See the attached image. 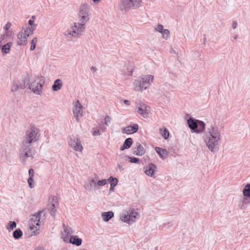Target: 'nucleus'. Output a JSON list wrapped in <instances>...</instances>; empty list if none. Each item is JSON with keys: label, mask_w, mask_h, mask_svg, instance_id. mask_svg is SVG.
I'll use <instances>...</instances> for the list:
<instances>
[{"label": "nucleus", "mask_w": 250, "mask_h": 250, "mask_svg": "<svg viewBox=\"0 0 250 250\" xmlns=\"http://www.w3.org/2000/svg\"><path fill=\"white\" fill-rule=\"evenodd\" d=\"M18 41L17 44L19 45H25L27 43L26 37H23L22 30L17 35Z\"/></svg>", "instance_id": "obj_20"}, {"label": "nucleus", "mask_w": 250, "mask_h": 250, "mask_svg": "<svg viewBox=\"0 0 250 250\" xmlns=\"http://www.w3.org/2000/svg\"><path fill=\"white\" fill-rule=\"evenodd\" d=\"M155 150L157 153L159 155L160 157L163 160L165 159L168 155V152L165 148L156 147L155 148Z\"/></svg>", "instance_id": "obj_17"}, {"label": "nucleus", "mask_w": 250, "mask_h": 250, "mask_svg": "<svg viewBox=\"0 0 250 250\" xmlns=\"http://www.w3.org/2000/svg\"><path fill=\"white\" fill-rule=\"evenodd\" d=\"M35 155V153L32 151L30 146L21 145L19 150V156L23 164H25L28 158L30 157L33 159Z\"/></svg>", "instance_id": "obj_4"}, {"label": "nucleus", "mask_w": 250, "mask_h": 250, "mask_svg": "<svg viewBox=\"0 0 250 250\" xmlns=\"http://www.w3.org/2000/svg\"><path fill=\"white\" fill-rule=\"evenodd\" d=\"M38 41V39L37 37H34L31 41V45L30 46V50L31 51H33L35 50L36 47V42Z\"/></svg>", "instance_id": "obj_31"}, {"label": "nucleus", "mask_w": 250, "mask_h": 250, "mask_svg": "<svg viewBox=\"0 0 250 250\" xmlns=\"http://www.w3.org/2000/svg\"><path fill=\"white\" fill-rule=\"evenodd\" d=\"M90 69L93 71V72H95V71H96L97 70V68L95 67V66H92L90 68Z\"/></svg>", "instance_id": "obj_61"}, {"label": "nucleus", "mask_w": 250, "mask_h": 250, "mask_svg": "<svg viewBox=\"0 0 250 250\" xmlns=\"http://www.w3.org/2000/svg\"><path fill=\"white\" fill-rule=\"evenodd\" d=\"M138 151L137 149L136 150L134 151V152H133V154H135V155L142 156V155L141 153H140V154H138Z\"/></svg>", "instance_id": "obj_59"}, {"label": "nucleus", "mask_w": 250, "mask_h": 250, "mask_svg": "<svg viewBox=\"0 0 250 250\" xmlns=\"http://www.w3.org/2000/svg\"><path fill=\"white\" fill-rule=\"evenodd\" d=\"M45 216V213L43 210H41L38 212L33 215L31 218V220L33 221L37 226H39L40 225L41 219H42V216L43 217Z\"/></svg>", "instance_id": "obj_14"}, {"label": "nucleus", "mask_w": 250, "mask_h": 250, "mask_svg": "<svg viewBox=\"0 0 250 250\" xmlns=\"http://www.w3.org/2000/svg\"><path fill=\"white\" fill-rule=\"evenodd\" d=\"M133 143V140L131 138H128L125 140L123 145L120 148V150L123 151L129 148Z\"/></svg>", "instance_id": "obj_21"}, {"label": "nucleus", "mask_w": 250, "mask_h": 250, "mask_svg": "<svg viewBox=\"0 0 250 250\" xmlns=\"http://www.w3.org/2000/svg\"><path fill=\"white\" fill-rule=\"evenodd\" d=\"M38 138H36L35 137H32L30 135H27L26 134L25 137H24L22 144L24 145L31 146V144L33 142H35L38 140Z\"/></svg>", "instance_id": "obj_18"}, {"label": "nucleus", "mask_w": 250, "mask_h": 250, "mask_svg": "<svg viewBox=\"0 0 250 250\" xmlns=\"http://www.w3.org/2000/svg\"><path fill=\"white\" fill-rule=\"evenodd\" d=\"M30 81V78L29 76L28 75H27L24 78L23 80L22 81L23 83L25 85V87L27 86V85L29 84Z\"/></svg>", "instance_id": "obj_40"}, {"label": "nucleus", "mask_w": 250, "mask_h": 250, "mask_svg": "<svg viewBox=\"0 0 250 250\" xmlns=\"http://www.w3.org/2000/svg\"><path fill=\"white\" fill-rule=\"evenodd\" d=\"M62 238L63 239L64 242L66 243H69L70 238H69L68 234H65V235L64 236L62 237Z\"/></svg>", "instance_id": "obj_48"}, {"label": "nucleus", "mask_w": 250, "mask_h": 250, "mask_svg": "<svg viewBox=\"0 0 250 250\" xmlns=\"http://www.w3.org/2000/svg\"><path fill=\"white\" fill-rule=\"evenodd\" d=\"M149 108V106L146 105V104L141 103L138 107L137 112L144 117H147V115L150 112Z\"/></svg>", "instance_id": "obj_11"}, {"label": "nucleus", "mask_w": 250, "mask_h": 250, "mask_svg": "<svg viewBox=\"0 0 250 250\" xmlns=\"http://www.w3.org/2000/svg\"><path fill=\"white\" fill-rule=\"evenodd\" d=\"M237 25V22L236 21H233L232 23V27L233 29H235Z\"/></svg>", "instance_id": "obj_57"}, {"label": "nucleus", "mask_w": 250, "mask_h": 250, "mask_svg": "<svg viewBox=\"0 0 250 250\" xmlns=\"http://www.w3.org/2000/svg\"><path fill=\"white\" fill-rule=\"evenodd\" d=\"M138 213L136 211L134 212V210H131V212L128 211L124 212V213L121 215V219L122 221L127 223L128 224H132L135 222V219L136 218V215Z\"/></svg>", "instance_id": "obj_7"}, {"label": "nucleus", "mask_w": 250, "mask_h": 250, "mask_svg": "<svg viewBox=\"0 0 250 250\" xmlns=\"http://www.w3.org/2000/svg\"><path fill=\"white\" fill-rule=\"evenodd\" d=\"M64 232L66 233V234H70L72 232V229L70 227H66L64 229Z\"/></svg>", "instance_id": "obj_44"}, {"label": "nucleus", "mask_w": 250, "mask_h": 250, "mask_svg": "<svg viewBox=\"0 0 250 250\" xmlns=\"http://www.w3.org/2000/svg\"><path fill=\"white\" fill-rule=\"evenodd\" d=\"M220 138V131L214 126H212L208 132L205 133L204 140L210 151L216 152L218 150Z\"/></svg>", "instance_id": "obj_1"}, {"label": "nucleus", "mask_w": 250, "mask_h": 250, "mask_svg": "<svg viewBox=\"0 0 250 250\" xmlns=\"http://www.w3.org/2000/svg\"><path fill=\"white\" fill-rule=\"evenodd\" d=\"M12 42H7V43L5 44V45L6 46H7L8 47H10V49H11V47L12 45Z\"/></svg>", "instance_id": "obj_60"}, {"label": "nucleus", "mask_w": 250, "mask_h": 250, "mask_svg": "<svg viewBox=\"0 0 250 250\" xmlns=\"http://www.w3.org/2000/svg\"><path fill=\"white\" fill-rule=\"evenodd\" d=\"M37 250H45V249L42 247H39L37 248Z\"/></svg>", "instance_id": "obj_64"}, {"label": "nucleus", "mask_w": 250, "mask_h": 250, "mask_svg": "<svg viewBox=\"0 0 250 250\" xmlns=\"http://www.w3.org/2000/svg\"><path fill=\"white\" fill-rule=\"evenodd\" d=\"M85 23L86 22H81V23H77L75 22L74 25L72 26V32L74 33L75 35L72 34L71 32H68V34L71 35L74 37H79L82 33L84 31Z\"/></svg>", "instance_id": "obj_8"}, {"label": "nucleus", "mask_w": 250, "mask_h": 250, "mask_svg": "<svg viewBox=\"0 0 250 250\" xmlns=\"http://www.w3.org/2000/svg\"><path fill=\"white\" fill-rule=\"evenodd\" d=\"M128 158L129 159V162L131 163L134 164H140V159L137 157L134 156H128Z\"/></svg>", "instance_id": "obj_30"}, {"label": "nucleus", "mask_w": 250, "mask_h": 250, "mask_svg": "<svg viewBox=\"0 0 250 250\" xmlns=\"http://www.w3.org/2000/svg\"><path fill=\"white\" fill-rule=\"evenodd\" d=\"M30 35H31L30 34V33H26L25 34H24V35H23V37H26V39L27 40V38L28 37H29L30 36Z\"/></svg>", "instance_id": "obj_62"}, {"label": "nucleus", "mask_w": 250, "mask_h": 250, "mask_svg": "<svg viewBox=\"0 0 250 250\" xmlns=\"http://www.w3.org/2000/svg\"><path fill=\"white\" fill-rule=\"evenodd\" d=\"M110 118L109 116L106 115L104 117V123L105 124L107 125V123L110 122Z\"/></svg>", "instance_id": "obj_52"}, {"label": "nucleus", "mask_w": 250, "mask_h": 250, "mask_svg": "<svg viewBox=\"0 0 250 250\" xmlns=\"http://www.w3.org/2000/svg\"><path fill=\"white\" fill-rule=\"evenodd\" d=\"M80 109L79 108H75L73 109V114L74 115V116H78L79 113H80Z\"/></svg>", "instance_id": "obj_45"}, {"label": "nucleus", "mask_w": 250, "mask_h": 250, "mask_svg": "<svg viewBox=\"0 0 250 250\" xmlns=\"http://www.w3.org/2000/svg\"><path fill=\"white\" fill-rule=\"evenodd\" d=\"M117 185V183H110V188H109V191H113L114 189V188Z\"/></svg>", "instance_id": "obj_54"}, {"label": "nucleus", "mask_w": 250, "mask_h": 250, "mask_svg": "<svg viewBox=\"0 0 250 250\" xmlns=\"http://www.w3.org/2000/svg\"><path fill=\"white\" fill-rule=\"evenodd\" d=\"M19 89H20V88H19V86L18 85V83H17V81L14 82L13 83V85L12 87L11 91L13 92H14L17 91Z\"/></svg>", "instance_id": "obj_39"}, {"label": "nucleus", "mask_w": 250, "mask_h": 250, "mask_svg": "<svg viewBox=\"0 0 250 250\" xmlns=\"http://www.w3.org/2000/svg\"><path fill=\"white\" fill-rule=\"evenodd\" d=\"M142 0H122L123 7H121V10L123 11L125 10V12L129 8L132 7H138Z\"/></svg>", "instance_id": "obj_6"}, {"label": "nucleus", "mask_w": 250, "mask_h": 250, "mask_svg": "<svg viewBox=\"0 0 250 250\" xmlns=\"http://www.w3.org/2000/svg\"><path fill=\"white\" fill-rule=\"evenodd\" d=\"M165 29L164 28V27H163V25H162V24H158L157 27H156L155 28V30L156 31H157V32H159V33H161L162 32H163V31Z\"/></svg>", "instance_id": "obj_41"}, {"label": "nucleus", "mask_w": 250, "mask_h": 250, "mask_svg": "<svg viewBox=\"0 0 250 250\" xmlns=\"http://www.w3.org/2000/svg\"><path fill=\"white\" fill-rule=\"evenodd\" d=\"M38 85L40 86L41 88H42L43 85H44L45 83V78L44 76H41L40 77V81L39 82H38Z\"/></svg>", "instance_id": "obj_35"}, {"label": "nucleus", "mask_w": 250, "mask_h": 250, "mask_svg": "<svg viewBox=\"0 0 250 250\" xmlns=\"http://www.w3.org/2000/svg\"><path fill=\"white\" fill-rule=\"evenodd\" d=\"M75 108H79V109H82L83 108V106L80 103L79 101L77 100L75 103Z\"/></svg>", "instance_id": "obj_47"}, {"label": "nucleus", "mask_w": 250, "mask_h": 250, "mask_svg": "<svg viewBox=\"0 0 250 250\" xmlns=\"http://www.w3.org/2000/svg\"><path fill=\"white\" fill-rule=\"evenodd\" d=\"M38 128L36 127H32L30 130L27 131L26 134L27 135H30L32 137L37 138Z\"/></svg>", "instance_id": "obj_24"}, {"label": "nucleus", "mask_w": 250, "mask_h": 250, "mask_svg": "<svg viewBox=\"0 0 250 250\" xmlns=\"http://www.w3.org/2000/svg\"><path fill=\"white\" fill-rule=\"evenodd\" d=\"M161 33L162 34L163 38L166 40H167L169 37L170 32L168 29H165Z\"/></svg>", "instance_id": "obj_32"}, {"label": "nucleus", "mask_w": 250, "mask_h": 250, "mask_svg": "<svg viewBox=\"0 0 250 250\" xmlns=\"http://www.w3.org/2000/svg\"><path fill=\"white\" fill-rule=\"evenodd\" d=\"M29 177H34V171L32 168H31L28 170Z\"/></svg>", "instance_id": "obj_46"}, {"label": "nucleus", "mask_w": 250, "mask_h": 250, "mask_svg": "<svg viewBox=\"0 0 250 250\" xmlns=\"http://www.w3.org/2000/svg\"><path fill=\"white\" fill-rule=\"evenodd\" d=\"M23 29L24 30V32H23V34H25L26 33H29V26L26 27L25 28H23Z\"/></svg>", "instance_id": "obj_56"}, {"label": "nucleus", "mask_w": 250, "mask_h": 250, "mask_svg": "<svg viewBox=\"0 0 250 250\" xmlns=\"http://www.w3.org/2000/svg\"><path fill=\"white\" fill-rule=\"evenodd\" d=\"M28 184L30 188H32L35 186L34 177H29L27 179Z\"/></svg>", "instance_id": "obj_34"}, {"label": "nucleus", "mask_w": 250, "mask_h": 250, "mask_svg": "<svg viewBox=\"0 0 250 250\" xmlns=\"http://www.w3.org/2000/svg\"><path fill=\"white\" fill-rule=\"evenodd\" d=\"M30 229L32 231L31 235H37L39 233V229H37L34 225H30L29 227Z\"/></svg>", "instance_id": "obj_28"}, {"label": "nucleus", "mask_w": 250, "mask_h": 250, "mask_svg": "<svg viewBox=\"0 0 250 250\" xmlns=\"http://www.w3.org/2000/svg\"><path fill=\"white\" fill-rule=\"evenodd\" d=\"M95 180L94 179H91L90 182L89 183H90V184H91L92 185H93V186H94V188H95L96 189H97L96 188V187H97V183L96 182V181L97 180V179L98 178V177L97 175H96V176H95Z\"/></svg>", "instance_id": "obj_43"}, {"label": "nucleus", "mask_w": 250, "mask_h": 250, "mask_svg": "<svg viewBox=\"0 0 250 250\" xmlns=\"http://www.w3.org/2000/svg\"><path fill=\"white\" fill-rule=\"evenodd\" d=\"M62 85V80L58 79L54 81L52 86V89L54 91H57L61 88Z\"/></svg>", "instance_id": "obj_23"}, {"label": "nucleus", "mask_w": 250, "mask_h": 250, "mask_svg": "<svg viewBox=\"0 0 250 250\" xmlns=\"http://www.w3.org/2000/svg\"><path fill=\"white\" fill-rule=\"evenodd\" d=\"M28 23L31 26L35 27V26H37V24H35L34 20H31V19L29 20L28 21Z\"/></svg>", "instance_id": "obj_51"}, {"label": "nucleus", "mask_w": 250, "mask_h": 250, "mask_svg": "<svg viewBox=\"0 0 250 250\" xmlns=\"http://www.w3.org/2000/svg\"><path fill=\"white\" fill-rule=\"evenodd\" d=\"M22 235V231L20 228L16 229L13 232V236L14 239L16 240L19 239L21 238Z\"/></svg>", "instance_id": "obj_26"}, {"label": "nucleus", "mask_w": 250, "mask_h": 250, "mask_svg": "<svg viewBox=\"0 0 250 250\" xmlns=\"http://www.w3.org/2000/svg\"><path fill=\"white\" fill-rule=\"evenodd\" d=\"M159 131L161 136L165 140H167L168 139L169 132L167 129L166 127H164L163 128H160Z\"/></svg>", "instance_id": "obj_25"}, {"label": "nucleus", "mask_w": 250, "mask_h": 250, "mask_svg": "<svg viewBox=\"0 0 250 250\" xmlns=\"http://www.w3.org/2000/svg\"><path fill=\"white\" fill-rule=\"evenodd\" d=\"M82 239L79 238L77 235H71L69 238V243L76 246L81 245Z\"/></svg>", "instance_id": "obj_19"}, {"label": "nucleus", "mask_w": 250, "mask_h": 250, "mask_svg": "<svg viewBox=\"0 0 250 250\" xmlns=\"http://www.w3.org/2000/svg\"><path fill=\"white\" fill-rule=\"evenodd\" d=\"M17 227V223L15 221H9L7 226H6V229H8V230L10 232L11 231L13 230L14 229H15Z\"/></svg>", "instance_id": "obj_27"}, {"label": "nucleus", "mask_w": 250, "mask_h": 250, "mask_svg": "<svg viewBox=\"0 0 250 250\" xmlns=\"http://www.w3.org/2000/svg\"><path fill=\"white\" fill-rule=\"evenodd\" d=\"M92 134L94 136L100 135V130L99 129L94 130L93 131Z\"/></svg>", "instance_id": "obj_55"}, {"label": "nucleus", "mask_w": 250, "mask_h": 250, "mask_svg": "<svg viewBox=\"0 0 250 250\" xmlns=\"http://www.w3.org/2000/svg\"><path fill=\"white\" fill-rule=\"evenodd\" d=\"M11 23L9 22H8L4 26V30L5 31H7V30H9V29L10 28V27H11Z\"/></svg>", "instance_id": "obj_49"}, {"label": "nucleus", "mask_w": 250, "mask_h": 250, "mask_svg": "<svg viewBox=\"0 0 250 250\" xmlns=\"http://www.w3.org/2000/svg\"><path fill=\"white\" fill-rule=\"evenodd\" d=\"M28 88L31 90L35 94L41 95L42 88L40 87L39 85H38V83H36L35 82L31 83L29 84Z\"/></svg>", "instance_id": "obj_16"}, {"label": "nucleus", "mask_w": 250, "mask_h": 250, "mask_svg": "<svg viewBox=\"0 0 250 250\" xmlns=\"http://www.w3.org/2000/svg\"><path fill=\"white\" fill-rule=\"evenodd\" d=\"M137 149L138 150V154H139L141 153L143 155L145 153V149L140 143L137 144Z\"/></svg>", "instance_id": "obj_29"}, {"label": "nucleus", "mask_w": 250, "mask_h": 250, "mask_svg": "<svg viewBox=\"0 0 250 250\" xmlns=\"http://www.w3.org/2000/svg\"><path fill=\"white\" fill-rule=\"evenodd\" d=\"M107 184L106 179H102L101 180H98L97 182V186H104Z\"/></svg>", "instance_id": "obj_37"}, {"label": "nucleus", "mask_w": 250, "mask_h": 250, "mask_svg": "<svg viewBox=\"0 0 250 250\" xmlns=\"http://www.w3.org/2000/svg\"><path fill=\"white\" fill-rule=\"evenodd\" d=\"M94 187V186H93L90 183L84 185V188H85V189H86L89 191H93L94 190V189H93Z\"/></svg>", "instance_id": "obj_36"}, {"label": "nucleus", "mask_w": 250, "mask_h": 250, "mask_svg": "<svg viewBox=\"0 0 250 250\" xmlns=\"http://www.w3.org/2000/svg\"><path fill=\"white\" fill-rule=\"evenodd\" d=\"M107 181H108L109 183L110 184V183H116L117 185L118 184V180L117 178H114L112 176H110L108 179L107 180Z\"/></svg>", "instance_id": "obj_38"}, {"label": "nucleus", "mask_w": 250, "mask_h": 250, "mask_svg": "<svg viewBox=\"0 0 250 250\" xmlns=\"http://www.w3.org/2000/svg\"><path fill=\"white\" fill-rule=\"evenodd\" d=\"M139 126L137 124H135L133 125H128L124 128L122 132L126 134H133L137 132Z\"/></svg>", "instance_id": "obj_13"}, {"label": "nucleus", "mask_w": 250, "mask_h": 250, "mask_svg": "<svg viewBox=\"0 0 250 250\" xmlns=\"http://www.w3.org/2000/svg\"><path fill=\"white\" fill-rule=\"evenodd\" d=\"M243 199L241 208H245L250 203V183L247 184L243 189Z\"/></svg>", "instance_id": "obj_5"}, {"label": "nucleus", "mask_w": 250, "mask_h": 250, "mask_svg": "<svg viewBox=\"0 0 250 250\" xmlns=\"http://www.w3.org/2000/svg\"><path fill=\"white\" fill-rule=\"evenodd\" d=\"M123 102L126 105L128 106L130 104V102L128 100H124Z\"/></svg>", "instance_id": "obj_58"}, {"label": "nucleus", "mask_w": 250, "mask_h": 250, "mask_svg": "<svg viewBox=\"0 0 250 250\" xmlns=\"http://www.w3.org/2000/svg\"><path fill=\"white\" fill-rule=\"evenodd\" d=\"M6 37H8V32L5 33V34L1 35L0 37V46H2V44L3 43L2 42L3 40H5Z\"/></svg>", "instance_id": "obj_42"}, {"label": "nucleus", "mask_w": 250, "mask_h": 250, "mask_svg": "<svg viewBox=\"0 0 250 250\" xmlns=\"http://www.w3.org/2000/svg\"><path fill=\"white\" fill-rule=\"evenodd\" d=\"M69 145L75 151H82L83 149L80 139L78 137L73 136L72 138H71L69 142Z\"/></svg>", "instance_id": "obj_10"}, {"label": "nucleus", "mask_w": 250, "mask_h": 250, "mask_svg": "<svg viewBox=\"0 0 250 250\" xmlns=\"http://www.w3.org/2000/svg\"><path fill=\"white\" fill-rule=\"evenodd\" d=\"M1 50L3 54H8L10 51V47L6 46L5 44L1 46Z\"/></svg>", "instance_id": "obj_33"}, {"label": "nucleus", "mask_w": 250, "mask_h": 250, "mask_svg": "<svg viewBox=\"0 0 250 250\" xmlns=\"http://www.w3.org/2000/svg\"><path fill=\"white\" fill-rule=\"evenodd\" d=\"M35 30V27H33V26L29 27V33H30V34L31 35H33L34 31Z\"/></svg>", "instance_id": "obj_53"}, {"label": "nucleus", "mask_w": 250, "mask_h": 250, "mask_svg": "<svg viewBox=\"0 0 250 250\" xmlns=\"http://www.w3.org/2000/svg\"><path fill=\"white\" fill-rule=\"evenodd\" d=\"M114 212L111 211L107 212H103L102 213V217L103 219L105 222L109 221L111 219L114 217Z\"/></svg>", "instance_id": "obj_22"}, {"label": "nucleus", "mask_w": 250, "mask_h": 250, "mask_svg": "<svg viewBox=\"0 0 250 250\" xmlns=\"http://www.w3.org/2000/svg\"><path fill=\"white\" fill-rule=\"evenodd\" d=\"M17 83H18L20 89H24L25 87H26L23 83V82H20L19 81H17Z\"/></svg>", "instance_id": "obj_50"}, {"label": "nucleus", "mask_w": 250, "mask_h": 250, "mask_svg": "<svg viewBox=\"0 0 250 250\" xmlns=\"http://www.w3.org/2000/svg\"><path fill=\"white\" fill-rule=\"evenodd\" d=\"M57 197L53 196L51 198V204L49 205L48 208V209L49 211L50 214L53 217H55L56 215V205L57 204V201H56Z\"/></svg>", "instance_id": "obj_12"}, {"label": "nucleus", "mask_w": 250, "mask_h": 250, "mask_svg": "<svg viewBox=\"0 0 250 250\" xmlns=\"http://www.w3.org/2000/svg\"><path fill=\"white\" fill-rule=\"evenodd\" d=\"M144 168L145 169V173L148 176L152 177L154 174L155 169L157 168V166L153 163H150Z\"/></svg>", "instance_id": "obj_15"}, {"label": "nucleus", "mask_w": 250, "mask_h": 250, "mask_svg": "<svg viewBox=\"0 0 250 250\" xmlns=\"http://www.w3.org/2000/svg\"><path fill=\"white\" fill-rule=\"evenodd\" d=\"M88 6L87 4H83L80 7L79 12L80 21L82 22H86L89 20Z\"/></svg>", "instance_id": "obj_9"}, {"label": "nucleus", "mask_w": 250, "mask_h": 250, "mask_svg": "<svg viewBox=\"0 0 250 250\" xmlns=\"http://www.w3.org/2000/svg\"><path fill=\"white\" fill-rule=\"evenodd\" d=\"M153 79V76L148 75L143 77H140L133 83L134 89L135 91H143L146 90L149 86L150 81Z\"/></svg>", "instance_id": "obj_2"}, {"label": "nucleus", "mask_w": 250, "mask_h": 250, "mask_svg": "<svg viewBox=\"0 0 250 250\" xmlns=\"http://www.w3.org/2000/svg\"><path fill=\"white\" fill-rule=\"evenodd\" d=\"M187 123L192 133H202L205 129L206 124L203 121L195 119L193 117H190L187 120Z\"/></svg>", "instance_id": "obj_3"}, {"label": "nucleus", "mask_w": 250, "mask_h": 250, "mask_svg": "<svg viewBox=\"0 0 250 250\" xmlns=\"http://www.w3.org/2000/svg\"><path fill=\"white\" fill-rule=\"evenodd\" d=\"M133 72V68L131 69V70L129 71V73L128 74V75L130 76H132Z\"/></svg>", "instance_id": "obj_63"}]
</instances>
